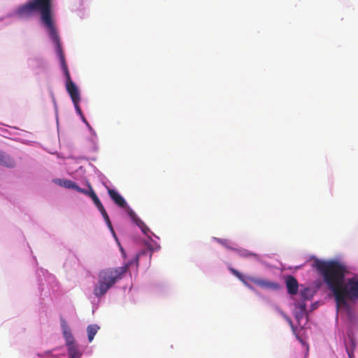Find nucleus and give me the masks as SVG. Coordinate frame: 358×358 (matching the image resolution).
Listing matches in <instances>:
<instances>
[{"label":"nucleus","mask_w":358,"mask_h":358,"mask_svg":"<svg viewBox=\"0 0 358 358\" xmlns=\"http://www.w3.org/2000/svg\"><path fill=\"white\" fill-rule=\"evenodd\" d=\"M39 13L42 22L47 27L48 34L57 47L60 45V40L54 25L51 14L50 0H31L19 6L14 11V15L20 19L27 20Z\"/></svg>","instance_id":"obj_1"},{"label":"nucleus","mask_w":358,"mask_h":358,"mask_svg":"<svg viewBox=\"0 0 358 358\" xmlns=\"http://www.w3.org/2000/svg\"><path fill=\"white\" fill-rule=\"evenodd\" d=\"M313 266L322 276L324 282L335 296L345 281L348 273L345 264L336 260L323 261L315 259Z\"/></svg>","instance_id":"obj_2"},{"label":"nucleus","mask_w":358,"mask_h":358,"mask_svg":"<svg viewBox=\"0 0 358 358\" xmlns=\"http://www.w3.org/2000/svg\"><path fill=\"white\" fill-rule=\"evenodd\" d=\"M128 265L115 268H108L101 271L99 274V280L94 289L96 296L104 295L107 291L127 273Z\"/></svg>","instance_id":"obj_3"},{"label":"nucleus","mask_w":358,"mask_h":358,"mask_svg":"<svg viewBox=\"0 0 358 358\" xmlns=\"http://www.w3.org/2000/svg\"><path fill=\"white\" fill-rule=\"evenodd\" d=\"M337 308H343L348 313L350 312V306L348 300L358 299V278L357 275L348 278L343 282L334 296Z\"/></svg>","instance_id":"obj_4"},{"label":"nucleus","mask_w":358,"mask_h":358,"mask_svg":"<svg viewBox=\"0 0 358 358\" xmlns=\"http://www.w3.org/2000/svg\"><path fill=\"white\" fill-rule=\"evenodd\" d=\"M56 48V52L59 57L61 66L66 78V88L73 102L80 101V95L76 84L72 81L70 73L65 60L64 55L62 48V45H58Z\"/></svg>","instance_id":"obj_5"},{"label":"nucleus","mask_w":358,"mask_h":358,"mask_svg":"<svg viewBox=\"0 0 358 358\" xmlns=\"http://www.w3.org/2000/svg\"><path fill=\"white\" fill-rule=\"evenodd\" d=\"M249 282H253L264 289H277L279 288V285L277 282L256 277L247 276L243 283L251 290H254V288L251 285H250Z\"/></svg>","instance_id":"obj_6"},{"label":"nucleus","mask_w":358,"mask_h":358,"mask_svg":"<svg viewBox=\"0 0 358 358\" xmlns=\"http://www.w3.org/2000/svg\"><path fill=\"white\" fill-rule=\"evenodd\" d=\"M60 323H61V327H62L63 336L65 339L66 345L75 343L74 337L73 336V335L71 334V331L69 327L68 326L66 320L64 318L61 317Z\"/></svg>","instance_id":"obj_7"},{"label":"nucleus","mask_w":358,"mask_h":358,"mask_svg":"<svg viewBox=\"0 0 358 358\" xmlns=\"http://www.w3.org/2000/svg\"><path fill=\"white\" fill-rule=\"evenodd\" d=\"M286 287L289 294L294 295L298 292L299 284L296 279L292 275H287L285 278Z\"/></svg>","instance_id":"obj_8"},{"label":"nucleus","mask_w":358,"mask_h":358,"mask_svg":"<svg viewBox=\"0 0 358 358\" xmlns=\"http://www.w3.org/2000/svg\"><path fill=\"white\" fill-rule=\"evenodd\" d=\"M108 194L113 201L120 207L124 208L127 203L124 198L119 194L115 190L113 189H108Z\"/></svg>","instance_id":"obj_9"},{"label":"nucleus","mask_w":358,"mask_h":358,"mask_svg":"<svg viewBox=\"0 0 358 358\" xmlns=\"http://www.w3.org/2000/svg\"><path fill=\"white\" fill-rule=\"evenodd\" d=\"M55 182L59 186L73 189L79 192L87 193L85 189L80 188L73 180H55Z\"/></svg>","instance_id":"obj_10"},{"label":"nucleus","mask_w":358,"mask_h":358,"mask_svg":"<svg viewBox=\"0 0 358 358\" xmlns=\"http://www.w3.org/2000/svg\"><path fill=\"white\" fill-rule=\"evenodd\" d=\"M0 165L11 168L15 166V162L10 156L0 150Z\"/></svg>","instance_id":"obj_11"},{"label":"nucleus","mask_w":358,"mask_h":358,"mask_svg":"<svg viewBox=\"0 0 358 358\" xmlns=\"http://www.w3.org/2000/svg\"><path fill=\"white\" fill-rule=\"evenodd\" d=\"M68 353L69 358H80V355L78 352V349L75 343L68 345Z\"/></svg>","instance_id":"obj_12"},{"label":"nucleus","mask_w":358,"mask_h":358,"mask_svg":"<svg viewBox=\"0 0 358 358\" xmlns=\"http://www.w3.org/2000/svg\"><path fill=\"white\" fill-rule=\"evenodd\" d=\"M99 329V327L96 324H91L87 327V338L90 342L92 341Z\"/></svg>","instance_id":"obj_13"},{"label":"nucleus","mask_w":358,"mask_h":358,"mask_svg":"<svg viewBox=\"0 0 358 358\" xmlns=\"http://www.w3.org/2000/svg\"><path fill=\"white\" fill-rule=\"evenodd\" d=\"M89 188H90V190L89 191L85 190L87 192V193H85V194H87L92 199L94 203L95 204V206L96 207H98L99 206H101V204H102L101 201L99 200V197L97 196V195L96 194V193L94 192V191L93 190V189L92 188V187L90 185H89Z\"/></svg>","instance_id":"obj_14"},{"label":"nucleus","mask_w":358,"mask_h":358,"mask_svg":"<svg viewBox=\"0 0 358 358\" xmlns=\"http://www.w3.org/2000/svg\"><path fill=\"white\" fill-rule=\"evenodd\" d=\"M311 289L310 288H305L300 291V296L303 301L310 300L312 297Z\"/></svg>","instance_id":"obj_15"},{"label":"nucleus","mask_w":358,"mask_h":358,"mask_svg":"<svg viewBox=\"0 0 358 358\" xmlns=\"http://www.w3.org/2000/svg\"><path fill=\"white\" fill-rule=\"evenodd\" d=\"M127 213L129 216L131 218L134 222H135L136 224L138 223V221H141V220L138 217L135 212L131 209L130 208H128L127 209Z\"/></svg>","instance_id":"obj_16"},{"label":"nucleus","mask_w":358,"mask_h":358,"mask_svg":"<svg viewBox=\"0 0 358 358\" xmlns=\"http://www.w3.org/2000/svg\"><path fill=\"white\" fill-rule=\"evenodd\" d=\"M136 225L141 229L144 234L148 235L150 229L142 220L138 221V223Z\"/></svg>","instance_id":"obj_17"},{"label":"nucleus","mask_w":358,"mask_h":358,"mask_svg":"<svg viewBox=\"0 0 358 358\" xmlns=\"http://www.w3.org/2000/svg\"><path fill=\"white\" fill-rule=\"evenodd\" d=\"M79 102H80V101H76V102H73V103L74 107H75V108H76V110L77 113H78V114H80V115H82L81 109H80V106H79ZM82 118H83V120L86 123V124H87L90 128H91V127H90V124H89V123L86 121V120L84 118V117H83V116H82Z\"/></svg>","instance_id":"obj_18"},{"label":"nucleus","mask_w":358,"mask_h":358,"mask_svg":"<svg viewBox=\"0 0 358 358\" xmlns=\"http://www.w3.org/2000/svg\"><path fill=\"white\" fill-rule=\"evenodd\" d=\"M305 301H306L303 300L301 303H299V304H298L299 308L302 315L306 313V304Z\"/></svg>","instance_id":"obj_19"},{"label":"nucleus","mask_w":358,"mask_h":358,"mask_svg":"<svg viewBox=\"0 0 358 358\" xmlns=\"http://www.w3.org/2000/svg\"><path fill=\"white\" fill-rule=\"evenodd\" d=\"M351 342H352V348H350L348 347H346V351H347L349 358H353V348L355 347V345H354V343L352 341H351Z\"/></svg>","instance_id":"obj_20"},{"label":"nucleus","mask_w":358,"mask_h":358,"mask_svg":"<svg viewBox=\"0 0 358 358\" xmlns=\"http://www.w3.org/2000/svg\"><path fill=\"white\" fill-rule=\"evenodd\" d=\"M216 240H217V241L219 243L222 244V245H224V246H225V247H227V248H229L231 250H233L232 248H231V247H229L228 245V241L227 240H226V239H220V238H216Z\"/></svg>","instance_id":"obj_21"},{"label":"nucleus","mask_w":358,"mask_h":358,"mask_svg":"<svg viewBox=\"0 0 358 358\" xmlns=\"http://www.w3.org/2000/svg\"><path fill=\"white\" fill-rule=\"evenodd\" d=\"M282 315H283V317H285V319L287 320V322L289 323V324L290 325V327H292V330L294 331L295 328L293 325V323H292V320L290 319L289 317H288L287 315L284 314L283 313H282Z\"/></svg>","instance_id":"obj_22"},{"label":"nucleus","mask_w":358,"mask_h":358,"mask_svg":"<svg viewBox=\"0 0 358 358\" xmlns=\"http://www.w3.org/2000/svg\"><path fill=\"white\" fill-rule=\"evenodd\" d=\"M282 315H283V317H285V319L287 320V322L289 323V324L290 325V327H292V330L294 331L295 328L293 325V323H292V320L290 319L289 317H288L287 315L284 314L283 313H282Z\"/></svg>","instance_id":"obj_23"},{"label":"nucleus","mask_w":358,"mask_h":358,"mask_svg":"<svg viewBox=\"0 0 358 358\" xmlns=\"http://www.w3.org/2000/svg\"><path fill=\"white\" fill-rule=\"evenodd\" d=\"M282 315H283V317H285V319L287 320V322L289 323V324L290 325V327H292V330L294 331L295 328L293 325V323H292V320L290 319L289 317H288L287 315L284 314L283 313H282Z\"/></svg>","instance_id":"obj_24"},{"label":"nucleus","mask_w":358,"mask_h":358,"mask_svg":"<svg viewBox=\"0 0 358 358\" xmlns=\"http://www.w3.org/2000/svg\"><path fill=\"white\" fill-rule=\"evenodd\" d=\"M282 315H283V317H285V319L287 320V322L289 323V324L290 325V327H292V330L294 331L295 328L293 325V323H292V320L290 319L289 317H288L287 315L284 314L283 313H282Z\"/></svg>","instance_id":"obj_25"},{"label":"nucleus","mask_w":358,"mask_h":358,"mask_svg":"<svg viewBox=\"0 0 358 358\" xmlns=\"http://www.w3.org/2000/svg\"><path fill=\"white\" fill-rule=\"evenodd\" d=\"M97 208L99 210V211L101 212L102 216H103L105 214H106V211L103 207V206L102 204H101V206H99L97 207Z\"/></svg>","instance_id":"obj_26"},{"label":"nucleus","mask_w":358,"mask_h":358,"mask_svg":"<svg viewBox=\"0 0 358 358\" xmlns=\"http://www.w3.org/2000/svg\"><path fill=\"white\" fill-rule=\"evenodd\" d=\"M231 272L234 275H236L237 278L238 277H241V273L238 272L237 270L234 269V268H231L230 269Z\"/></svg>","instance_id":"obj_27"},{"label":"nucleus","mask_w":358,"mask_h":358,"mask_svg":"<svg viewBox=\"0 0 358 358\" xmlns=\"http://www.w3.org/2000/svg\"><path fill=\"white\" fill-rule=\"evenodd\" d=\"M250 255H253V254L250 253V252H248L247 251H244L241 253V256L243 257H248V256H250Z\"/></svg>","instance_id":"obj_28"},{"label":"nucleus","mask_w":358,"mask_h":358,"mask_svg":"<svg viewBox=\"0 0 358 358\" xmlns=\"http://www.w3.org/2000/svg\"><path fill=\"white\" fill-rule=\"evenodd\" d=\"M247 277L244 276L243 274L241 273V277H238V278L243 282V281L246 279Z\"/></svg>","instance_id":"obj_29"},{"label":"nucleus","mask_w":358,"mask_h":358,"mask_svg":"<svg viewBox=\"0 0 358 358\" xmlns=\"http://www.w3.org/2000/svg\"><path fill=\"white\" fill-rule=\"evenodd\" d=\"M103 217V218H104L106 222H109V217H108L107 213L105 214Z\"/></svg>","instance_id":"obj_30"},{"label":"nucleus","mask_w":358,"mask_h":358,"mask_svg":"<svg viewBox=\"0 0 358 358\" xmlns=\"http://www.w3.org/2000/svg\"><path fill=\"white\" fill-rule=\"evenodd\" d=\"M108 227L111 229V231L113 232V227H112V224H111V222L109 220V222H106Z\"/></svg>","instance_id":"obj_31"},{"label":"nucleus","mask_w":358,"mask_h":358,"mask_svg":"<svg viewBox=\"0 0 358 358\" xmlns=\"http://www.w3.org/2000/svg\"><path fill=\"white\" fill-rule=\"evenodd\" d=\"M35 62L38 65V66H41V62L39 60V59H35Z\"/></svg>","instance_id":"obj_32"},{"label":"nucleus","mask_w":358,"mask_h":358,"mask_svg":"<svg viewBox=\"0 0 358 358\" xmlns=\"http://www.w3.org/2000/svg\"><path fill=\"white\" fill-rule=\"evenodd\" d=\"M138 255H136V261L138 262Z\"/></svg>","instance_id":"obj_33"},{"label":"nucleus","mask_w":358,"mask_h":358,"mask_svg":"<svg viewBox=\"0 0 358 358\" xmlns=\"http://www.w3.org/2000/svg\"><path fill=\"white\" fill-rule=\"evenodd\" d=\"M50 3H51V0H50Z\"/></svg>","instance_id":"obj_34"}]
</instances>
